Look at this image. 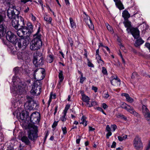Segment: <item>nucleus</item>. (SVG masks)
<instances>
[{
    "instance_id": "53",
    "label": "nucleus",
    "mask_w": 150,
    "mask_h": 150,
    "mask_svg": "<svg viewBox=\"0 0 150 150\" xmlns=\"http://www.w3.org/2000/svg\"><path fill=\"white\" fill-rule=\"evenodd\" d=\"M36 2L37 3H38V4H40L41 6H42V7H43V2L41 0H36Z\"/></svg>"
},
{
    "instance_id": "44",
    "label": "nucleus",
    "mask_w": 150,
    "mask_h": 150,
    "mask_svg": "<svg viewBox=\"0 0 150 150\" xmlns=\"http://www.w3.org/2000/svg\"><path fill=\"white\" fill-rule=\"evenodd\" d=\"M138 77V74L136 72H134L132 75L131 78L132 79H134Z\"/></svg>"
},
{
    "instance_id": "23",
    "label": "nucleus",
    "mask_w": 150,
    "mask_h": 150,
    "mask_svg": "<svg viewBox=\"0 0 150 150\" xmlns=\"http://www.w3.org/2000/svg\"><path fill=\"white\" fill-rule=\"evenodd\" d=\"M18 39H23V40H27V42H28V43L26 45H24V44H23V43H24V42H21V43H20V44L21 45V47L20 46H18V45H15V46L17 47V46H18L19 48H21L22 47L23 48H25V47H26L27 46V45H28V44H29V41L28 40V39L27 38H18Z\"/></svg>"
},
{
    "instance_id": "45",
    "label": "nucleus",
    "mask_w": 150,
    "mask_h": 150,
    "mask_svg": "<svg viewBox=\"0 0 150 150\" xmlns=\"http://www.w3.org/2000/svg\"><path fill=\"white\" fill-rule=\"evenodd\" d=\"M99 48L97 49L96 51V58H99L100 57H101L100 56L99 54Z\"/></svg>"
},
{
    "instance_id": "11",
    "label": "nucleus",
    "mask_w": 150,
    "mask_h": 150,
    "mask_svg": "<svg viewBox=\"0 0 150 150\" xmlns=\"http://www.w3.org/2000/svg\"><path fill=\"white\" fill-rule=\"evenodd\" d=\"M33 63L35 67L42 66L43 64L42 57L39 56H35L34 57Z\"/></svg>"
},
{
    "instance_id": "60",
    "label": "nucleus",
    "mask_w": 150,
    "mask_h": 150,
    "mask_svg": "<svg viewBox=\"0 0 150 150\" xmlns=\"http://www.w3.org/2000/svg\"><path fill=\"white\" fill-rule=\"evenodd\" d=\"M92 89L94 91V92L96 93L97 91L98 88L94 86H92Z\"/></svg>"
},
{
    "instance_id": "25",
    "label": "nucleus",
    "mask_w": 150,
    "mask_h": 150,
    "mask_svg": "<svg viewBox=\"0 0 150 150\" xmlns=\"http://www.w3.org/2000/svg\"><path fill=\"white\" fill-rule=\"evenodd\" d=\"M44 20L46 21L47 23L49 24H51L52 18L46 15H44Z\"/></svg>"
},
{
    "instance_id": "4",
    "label": "nucleus",
    "mask_w": 150,
    "mask_h": 150,
    "mask_svg": "<svg viewBox=\"0 0 150 150\" xmlns=\"http://www.w3.org/2000/svg\"><path fill=\"white\" fill-rule=\"evenodd\" d=\"M24 107L26 109L31 110H37L39 107V104L38 102L34 100L31 98L28 100L26 103L24 105Z\"/></svg>"
},
{
    "instance_id": "2",
    "label": "nucleus",
    "mask_w": 150,
    "mask_h": 150,
    "mask_svg": "<svg viewBox=\"0 0 150 150\" xmlns=\"http://www.w3.org/2000/svg\"><path fill=\"white\" fill-rule=\"evenodd\" d=\"M6 37L7 40L8 41L12 43L14 45H18V46L20 47L21 46L20 43L21 42H24V44L25 45L28 43L27 40L18 39V38H16V35L11 31L7 32Z\"/></svg>"
},
{
    "instance_id": "35",
    "label": "nucleus",
    "mask_w": 150,
    "mask_h": 150,
    "mask_svg": "<svg viewBox=\"0 0 150 150\" xmlns=\"http://www.w3.org/2000/svg\"><path fill=\"white\" fill-rule=\"evenodd\" d=\"M5 17L3 16L2 14L0 13V23H3L5 21Z\"/></svg>"
},
{
    "instance_id": "62",
    "label": "nucleus",
    "mask_w": 150,
    "mask_h": 150,
    "mask_svg": "<svg viewBox=\"0 0 150 150\" xmlns=\"http://www.w3.org/2000/svg\"><path fill=\"white\" fill-rule=\"evenodd\" d=\"M102 107L104 109H105L108 107V106L105 103H103L102 104Z\"/></svg>"
},
{
    "instance_id": "21",
    "label": "nucleus",
    "mask_w": 150,
    "mask_h": 150,
    "mask_svg": "<svg viewBox=\"0 0 150 150\" xmlns=\"http://www.w3.org/2000/svg\"><path fill=\"white\" fill-rule=\"evenodd\" d=\"M121 96H125L126 98L127 101L130 103H132L134 101L133 99L131 98L127 93H122L121 94Z\"/></svg>"
},
{
    "instance_id": "22",
    "label": "nucleus",
    "mask_w": 150,
    "mask_h": 150,
    "mask_svg": "<svg viewBox=\"0 0 150 150\" xmlns=\"http://www.w3.org/2000/svg\"><path fill=\"white\" fill-rule=\"evenodd\" d=\"M82 99L83 101L86 102L87 105L89 104V101L90 100V98L88 96L84 94H82Z\"/></svg>"
},
{
    "instance_id": "24",
    "label": "nucleus",
    "mask_w": 150,
    "mask_h": 150,
    "mask_svg": "<svg viewBox=\"0 0 150 150\" xmlns=\"http://www.w3.org/2000/svg\"><path fill=\"white\" fill-rule=\"evenodd\" d=\"M58 77L59 79V83L62 82L64 79V77L63 76V71L61 70H59Z\"/></svg>"
},
{
    "instance_id": "39",
    "label": "nucleus",
    "mask_w": 150,
    "mask_h": 150,
    "mask_svg": "<svg viewBox=\"0 0 150 150\" xmlns=\"http://www.w3.org/2000/svg\"><path fill=\"white\" fill-rule=\"evenodd\" d=\"M102 69V72L103 74L105 75H107V71L105 67H103Z\"/></svg>"
},
{
    "instance_id": "27",
    "label": "nucleus",
    "mask_w": 150,
    "mask_h": 150,
    "mask_svg": "<svg viewBox=\"0 0 150 150\" xmlns=\"http://www.w3.org/2000/svg\"><path fill=\"white\" fill-rule=\"evenodd\" d=\"M144 42V41L141 38L138 39L135 42V46L136 47H138L140 46Z\"/></svg>"
},
{
    "instance_id": "28",
    "label": "nucleus",
    "mask_w": 150,
    "mask_h": 150,
    "mask_svg": "<svg viewBox=\"0 0 150 150\" xmlns=\"http://www.w3.org/2000/svg\"><path fill=\"white\" fill-rule=\"evenodd\" d=\"M86 117L84 116H83L81 119L82 122H80L81 124H83L84 126H86L87 125V121H86Z\"/></svg>"
},
{
    "instance_id": "18",
    "label": "nucleus",
    "mask_w": 150,
    "mask_h": 150,
    "mask_svg": "<svg viewBox=\"0 0 150 150\" xmlns=\"http://www.w3.org/2000/svg\"><path fill=\"white\" fill-rule=\"evenodd\" d=\"M115 5L120 10L124 9V7L122 2L120 0H119L115 2Z\"/></svg>"
},
{
    "instance_id": "10",
    "label": "nucleus",
    "mask_w": 150,
    "mask_h": 150,
    "mask_svg": "<svg viewBox=\"0 0 150 150\" xmlns=\"http://www.w3.org/2000/svg\"><path fill=\"white\" fill-rule=\"evenodd\" d=\"M40 119V115L37 112H35L31 115L30 120L31 122L34 124L38 123Z\"/></svg>"
},
{
    "instance_id": "26",
    "label": "nucleus",
    "mask_w": 150,
    "mask_h": 150,
    "mask_svg": "<svg viewBox=\"0 0 150 150\" xmlns=\"http://www.w3.org/2000/svg\"><path fill=\"white\" fill-rule=\"evenodd\" d=\"M21 140L22 142L25 143L26 145H29L30 143L29 140L26 136H23L21 137Z\"/></svg>"
},
{
    "instance_id": "64",
    "label": "nucleus",
    "mask_w": 150,
    "mask_h": 150,
    "mask_svg": "<svg viewBox=\"0 0 150 150\" xmlns=\"http://www.w3.org/2000/svg\"><path fill=\"white\" fill-rule=\"evenodd\" d=\"M106 130L108 132L110 131L111 129L109 125H107V126L106 127Z\"/></svg>"
},
{
    "instance_id": "20",
    "label": "nucleus",
    "mask_w": 150,
    "mask_h": 150,
    "mask_svg": "<svg viewBox=\"0 0 150 150\" xmlns=\"http://www.w3.org/2000/svg\"><path fill=\"white\" fill-rule=\"evenodd\" d=\"M122 17L124 18V20H126L130 17V15L128 11L125 9L122 13Z\"/></svg>"
},
{
    "instance_id": "37",
    "label": "nucleus",
    "mask_w": 150,
    "mask_h": 150,
    "mask_svg": "<svg viewBox=\"0 0 150 150\" xmlns=\"http://www.w3.org/2000/svg\"><path fill=\"white\" fill-rule=\"evenodd\" d=\"M96 59L97 60V61L98 63L100 64L101 66H103V65L104 64V62L101 59V57H100L99 59L97 58Z\"/></svg>"
},
{
    "instance_id": "58",
    "label": "nucleus",
    "mask_w": 150,
    "mask_h": 150,
    "mask_svg": "<svg viewBox=\"0 0 150 150\" xmlns=\"http://www.w3.org/2000/svg\"><path fill=\"white\" fill-rule=\"evenodd\" d=\"M145 46L149 49L150 52V43H146L145 44Z\"/></svg>"
},
{
    "instance_id": "34",
    "label": "nucleus",
    "mask_w": 150,
    "mask_h": 150,
    "mask_svg": "<svg viewBox=\"0 0 150 150\" xmlns=\"http://www.w3.org/2000/svg\"><path fill=\"white\" fill-rule=\"evenodd\" d=\"M70 107V105L69 104H67V105L64 108V110L62 112V113H64L67 114V110L69 109Z\"/></svg>"
},
{
    "instance_id": "52",
    "label": "nucleus",
    "mask_w": 150,
    "mask_h": 150,
    "mask_svg": "<svg viewBox=\"0 0 150 150\" xmlns=\"http://www.w3.org/2000/svg\"><path fill=\"white\" fill-rule=\"evenodd\" d=\"M4 140V136L2 133H0V141H2Z\"/></svg>"
},
{
    "instance_id": "36",
    "label": "nucleus",
    "mask_w": 150,
    "mask_h": 150,
    "mask_svg": "<svg viewBox=\"0 0 150 150\" xmlns=\"http://www.w3.org/2000/svg\"><path fill=\"white\" fill-rule=\"evenodd\" d=\"M63 114V115L60 117V120L63 122H65L66 120V114L64 113H62Z\"/></svg>"
},
{
    "instance_id": "30",
    "label": "nucleus",
    "mask_w": 150,
    "mask_h": 150,
    "mask_svg": "<svg viewBox=\"0 0 150 150\" xmlns=\"http://www.w3.org/2000/svg\"><path fill=\"white\" fill-rule=\"evenodd\" d=\"M20 117L22 120H25L26 118L25 112L24 111H22L21 113L20 114Z\"/></svg>"
},
{
    "instance_id": "40",
    "label": "nucleus",
    "mask_w": 150,
    "mask_h": 150,
    "mask_svg": "<svg viewBox=\"0 0 150 150\" xmlns=\"http://www.w3.org/2000/svg\"><path fill=\"white\" fill-rule=\"evenodd\" d=\"M80 79V82L81 83L83 84V83L84 81L86 80V78L85 77H83V76H81Z\"/></svg>"
},
{
    "instance_id": "12",
    "label": "nucleus",
    "mask_w": 150,
    "mask_h": 150,
    "mask_svg": "<svg viewBox=\"0 0 150 150\" xmlns=\"http://www.w3.org/2000/svg\"><path fill=\"white\" fill-rule=\"evenodd\" d=\"M85 16H84V21L88 25L89 28L92 30H94V26L89 17L85 12H83Z\"/></svg>"
},
{
    "instance_id": "16",
    "label": "nucleus",
    "mask_w": 150,
    "mask_h": 150,
    "mask_svg": "<svg viewBox=\"0 0 150 150\" xmlns=\"http://www.w3.org/2000/svg\"><path fill=\"white\" fill-rule=\"evenodd\" d=\"M126 110L135 116H139V114L135 111L133 108L129 105L127 106Z\"/></svg>"
},
{
    "instance_id": "13",
    "label": "nucleus",
    "mask_w": 150,
    "mask_h": 150,
    "mask_svg": "<svg viewBox=\"0 0 150 150\" xmlns=\"http://www.w3.org/2000/svg\"><path fill=\"white\" fill-rule=\"evenodd\" d=\"M110 81L111 84L114 86H120L121 81L116 76H113L110 78Z\"/></svg>"
},
{
    "instance_id": "3",
    "label": "nucleus",
    "mask_w": 150,
    "mask_h": 150,
    "mask_svg": "<svg viewBox=\"0 0 150 150\" xmlns=\"http://www.w3.org/2000/svg\"><path fill=\"white\" fill-rule=\"evenodd\" d=\"M41 85L39 81H35L31 90V94L35 96L40 95L41 92Z\"/></svg>"
},
{
    "instance_id": "51",
    "label": "nucleus",
    "mask_w": 150,
    "mask_h": 150,
    "mask_svg": "<svg viewBox=\"0 0 150 150\" xmlns=\"http://www.w3.org/2000/svg\"><path fill=\"white\" fill-rule=\"evenodd\" d=\"M109 96V95L108 94V92H107L106 93L104 94L103 97L105 99L108 98Z\"/></svg>"
},
{
    "instance_id": "63",
    "label": "nucleus",
    "mask_w": 150,
    "mask_h": 150,
    "mask_svg": "<svg viewBox=\"0 0 150 150\" xmlns=\"http://www.w3.org/2000/svg\"><path fill=\"white\" fill-rule=\"evenodd\" d=\"M116 143L115 142H113L112 143V144L111 146L112 148H115L116 147Z\"/></svg>"
},
{
    "instance_id": "47",
    "label": "nucleus",
    "mask_w": 150,
    "mask_h": 150,
    "mask_svg": "<svg viewBox=\"0 0 150 150\" xmlns=\"http://www.w3.org/2000/svg\"><path fill=\"white\" fill-rule=\"evenodd\" d=\"M19 67H15L13 69V71L14 72L15 74H16L18 73L19 71Z\"/></svg>"
},
{
    "instance_id": "8",
    "label": "nucleus",
    "mask_w": 150,
    "mask_h": 150,
    "mask_svg": "<svg viewBox=\"0 0 150 150\" xmlns=\"http://www.w3.org/2000/svg\"><path fill=\"white\" fill-rule=\"evenodd\" d=\"M12 25L16 29H17L18 26H20L23 24L24 18L21 16H18L16 18L12 19Z\"/></svg>"
},
{
    "instance_id": "55",
    "label": "nucleus",
    "mask_w": 150,
    "mask_h": 150,
    "mask_svg": "<svg viewBox=\"0 0 150 150\" xmlns=\"http://www.w3.org/2000/svg\"><path fill=\"white\" fill-rule=\"evenodd\" d=\"M69 41L70 44L71 46L72 47L73 45V42L72 41L71 38H69Z\"/></svg>"
},
{
    "instance_id": "19",
    "label": "nucleus",
    "mask_w": 150,
    "mask_h": 150,
    "mask_svg": "<svg viewBox=\"0 0 150 150\" xmlns=\"http://www.w3.org/2000/svg\"><path fill=\"white\" fill-rule=\"evenodd\" d=\"M123 23L125 27L127 28V31H128L132 27L131 25V22L129 21L128 19H127L126 20H124Z\"/></svg>"
},
{
    "instance_id": "59",
    "label": "nucleus",
    "mask_w": 150,
    "mask_h": 150,
    "mask_svg": "<svg viewBox=\"0 0 150 150\" xmlns=\"http://www.w3.org/2000/svg\"><path fill=\"white\" fill-rule=\"evenodd\" d=\"M50 96H51L52 99H55L56 98V95L55 94H53V93L51 92L50 93Z\"/></svg>"
},
{
    "instance_id": "57",
    "label": "nucleus",
    "mask_w": 150,
    "mask_h": 150,
    "mask_svg": "<svg viewBox=\"0 0 150 150\" xmlns=\"http://www.w3.org/2000/svg\"><path fill=\"white\" fill-rule=\"evenodd\" d=\"M112 133L111 131L108 132V133L106 134V137L107 139H108L109 138V137L111 135Z\"/></svg>"
},
{
    "instance_id": "61",
    "label": "nucleus",
    "mask_w": 150,
    "mask_h": 150,
    "mask_svg": "<svg viewBox=\"0 0 150 150\" xmlns=\"http://www.w3.org/2000/svg\"><path fill=\"white\" fill-rule=\"evenodd\" d=\"M58 105H57L55 107V109H54V116H55L57 112V109H58Z\"/></svg>"
},
{
    "instance_id": "46",
    "label": "nucleus",
    "mask_w": 150,
    "mask_h": 150,
    "mask_svg": "<svg viewBox=\"0 0 150 150\" xmlns=\"http://www.w3.org/2000/svg\"><path fill=\"white\" fill-rule=\"evenodd\" d=\"M76 143L77 144H79L80 143V141L81 140V136L79 135H77L76 137Z\"/></svg>"
},
{
    "instance_id": "9",
    "label": "nucleus",
    "mask_w": 150,
    "mask_h": 150,
    "mask_svg": "<svg viewBox=\"0 0 150 150\" xmlns=\"http://www.w3.org/2000/svg\"><path fill=\"white\" fill-rule=\"evenodd\" d=\"M133 145L134 148L137 150L142 149L143 147V143L141 138L137 135L133 140Z\"/></svg>"
},
{
    "instance_id": "43",
    "label": "nucleus",
    "mask_w": 150,
    "mask_h": 150,
    "mask_svg": "<svg viewBox=\"0 0 150 150\" xmlns=\"http://www.w3.org/2000/svg\"><path fill=\"white\" fill-rule=\"evenodd\" d=\"M16 33L17 35L19 37H23V36L22 34L23 33H22L19 29L17 31Z\"/></svg>"
},
{
    "instance_id": "1",
    "label": "nucleus",
    "mask_w": 150,
    "mask_h": 150,
    "mask_svg": "<svg viewBox=\"0 0 150 150\" xmlns=\"http://www.w3.org/2000/svg\"><path fill=\"white\" fill-rule=\"evenodd\" d=\"M40 29L33 35L34 38L30 43V48L33 51L37 50L40 49L42 45L41 35L39 33Z\"/></svg>"
},
{
    "instance_id": "49",
    "label": "nucleus",
    "mask_w": 150,
    "mask_h": 150,
    "mask_svg": "<svg viewBox=\"0 0 150 150\" xmlns=\"http://www.w3.org/2000/svg\"><path fill=\"white\" fill-rule=\"evenodd\" d=\"M106 26L108 30L110 31H112V28L108 24H106Z\"/></svg>"
},
{
    "instance_id": "48",
    "label": "nucleus",
    "mask_w": 150,
    "mask_h": 150,
    "mask_svg": "<svg viewBox=\"0 0 150 150\" xmlns=\"http://www.w3.org/2000/svg\"><path fill=\"white\" fill-rule=\"evenodd\" d=\"M128 105L126 103H124L122 105L121 107L122 108L126 110Z\"/></svg>"
},
{
    "instance_id": "5",
    "label": "nucleus",
    "mask_w": 150,
    "mask_h": 150,
    "mask_svg": "<svg viewBox=\"0 0 150 150\" xmlns=\"http://www.w3.org/2000/svg\"><path fill=\"white\" fill-rule=\"evenodd\" d=\"M38 127L36 126L33 125L32 128L28 131V137L29 139L35 141L37 139L38 136Z\"/></svg>"
},
{
    "instance_id": "7",
    "label": "nucleus",
    "mask_w": 150,
    "mask_h": 150,
    "mask_svg": "<svg viewBox=\"0 0 150 150\" xmlns=\"http://www.w3.org/2000/svg\"><path fill=\"white\" fill-rule=\"evenodd\" d=\"M11 4L10 2H8V5L9 6V8L7 10V16L10 19H12L16 17L15 13L17 11L15 6H11Z\"/></svg>"
},
{
    "instance_id": "14",
    "label": "nucleus",
    "mask_w": 150,
    "mask_h": 150,
    "mask_svg": "<svg viewBox=\"0 0 150 150\" xmlns=\"http://www.w3.org/2000/svg\"><path fill=\"white\" fill-rule=\"evenodd\" d=\"M128 33H130L134 38L135 39H137L139 35V32L137 28H134L132 27L128 31Z\"/></svg>"
},
{
    "instance_id": "31",
    "label": "nucleus",
    "mask_w": 150,
    "mask_h": 150,
    "mask_svg": "<svg viewBox=\"0 0 150 150\" xmlns=\"http://www.w3.org/2000/svg\"><path fill=\"white\" fill-rule=\"evenodd\" d=\"M53 55L51 54L49 55L47 58V60L48 62L51 63L52 62L53 60Z\"/></svg>"
},
{
    "instance_id": "42",
    "label": "nucleus",
    "mask_w": 150,
    "mask_h": 150,
    "mask_svg": "<svg viewBox=\"0 0 150 150\" xmlns=\"http://www.w3.org/2000/svg\"><path fill=\"white\" fill-rule=\"evenodd\" d=\"M62 129L63 132V134H66L67 133V128L66 127H62Z\"/></svg>"
},
{
    "instance_id": "50",
    "label": "nucleus",
    "mask_w": 150,
    "mask_h": 150,
    "mask_svg": "<svg viewBox=\"0 0 150 150\" xmlns=\"http://www.w3.org/2000/svg\"><path fill=\"white\" fill-rule=\"evenodd\" d=\"M58 122V121H55L54 122L53 125H52V128H55L56 127L57 125Z\"/></svg>"
},
{
    "instance_id": "38",
    "label": "nucleus",
    "mask_w": 150,
    "mask_h": 150,
    "mask_svg": "<svg viewBox=\"0 0 150 150\" xmlns=\"http://www.w3.org/2000/svg\"><path fill=\"white\" fill-rule=\"evenodd\" d=\"M88 105V107H91L93 106H95L98 105L97 103L95 101H92L91 102V104L90 105L89 104Z\"/></svg>"
},
{
    "instance_id": "6",
    "label": "nucleus",
    "mask_w": 150,
    "mask_h": 150,
    "mask_svg": "<svg viewBox=\"0 0 150 150\" xmlns=\"http://www.w3.org/2000/svg\"><path fill=\"white\" fill-rule=\"evenodd\" d=\"M21 27L23 30L25 31V34L27 36H29L33 32V26L32 23L30 22H28L26 25H25L24 22L23 24L20 26Z\"/></svg>"
},
{
    "instance_id": "17",
    "label": "nucleus",
    "mask_w": 150,
    "mask_h": 150,
    "mask_svg": "<svg viewBox=\"0 0 150 150\" xmlns=\"http://www.w3.org/2000/svg\"><path fill=\"white\" fill-rule=\"evenodd\" d=\"M6 27L3 23L0 24V37H3L6 34Z\"/></svg>"
},
{
    "instance_id": "56",
    "label": "nucleus",
    "mask_w": 150,
    "mask_h": 150,
    "mask_svg": "<svg viewBox=\"0 0 150 150\" xmlns=\"http://www.w3.org/2000/svg\"><path fill=\"white\" fill-rule=\"evenodd\" d=\"M31 20L33 21H35L36 20V17L34 16L32 14H31Z\"/></svg>"
},
{
    "instance_id": "33",
    "label": "nucleus",
    "mask_w": 150,
    "mask_h": 150,
    "mask_svg": "<svg viewBox=\"0 0 150 150\" xmlns=\"http://www.w3.org/2000/svg\"><path fill=\"white\" fill-rule=\"evenodd\" d=\"M25 54V52H21L18 55V58L20 59H23V58L24 57Z\"/></svg>"
},
{
    "instance_id": "15",
    "label": "nucleus",
    "mask_w": 150,
    "mask_h": 150,
    "mask_svg": "<svg viewBox=\"0 0 150 150\" xmlns=\"http://www.w3.org/2000/svg\"><path fill=\"white\" fill-rule=\"evenodd\" d=\"M142 112L145 117L148 121L150 120V113L146 106L143 105L142 107Z\"/></svg>"
},
{
    "instance_id": "32",
    "label": "nucleus",
    "mask_w": 150,
    "mask_h": 150,
    "mask_svg": "<svg viewBox=\"0 0 150 150\" xmlns=\"http://www.w3.org/2000/svg\"><path fill=\"white\" fill-rule=\"evenodd\" d=\"M127 135L125 134L124 136L123 137H122L120 136H118V138L119 141L121 142L127 139Z\"/></svg>"
},
{
    "instance_id": "29",
    "label": "nucleus",
    "mask_w": 150,
    "mask_h": 150,
    "mask_svg": "<svg viewBox=\"0 0 150 150\" xmlns=\"http://www.w3.org/2000/svg\"><path fill=\"white\" fill-rule=\"evenodd\" d=\"M69 21L71 26L72 28H74L76 27V24L72 18L71 17L69 18Z\"/></svg>"
},
{
    "instance_id": "41",
    "label": "nucleus",
    "mask_w": 150,
    "mask_h": 150,
    "mask_svg": "<svg viewBox=\"0 0 150 150\" xmlns=\"http://www.w3.org/2000/svg\"><path fill=\"white\" fill-rule=\"evenodd\" d=\"M87 60L88 66L90 67H94V65L91 62L88 58H87Z\"/></svg>"
},
{
    "instance_id": "54",
    "label": "nucleus",
    "mask_w": 150,
    "mask_h": 150,
    "mask_svg": "<svg viewBox=\"0 0 150 150\" xmlns=\"http://www.w3.org/2000/svg\"><path fill=\"white\" fill-rule=\"evenodd\" d=\"M111 127L113 131H114L117 128V126L115 125H112Z\"/></svg>"
}]
</instances>
